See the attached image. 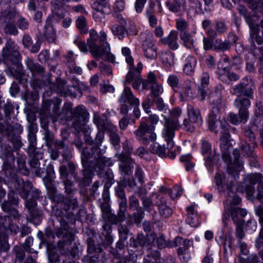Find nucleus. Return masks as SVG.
Masks as SVG:
<instances>
[{
	"label": "nucleus",
	"mask_w": 263,
	"mask_h": 263,
	"mask_svg": "<svg viewBox=\"0 0 263 263\" xmlns=\"http://www.w3.org/2000/svg\"><path fill=\"white\" fill-rule=\"evenodd\" d=\"M95 152L96 153V155L95 156L96 162L95 166H93V167L97 172L101 174L105 166H109L112 163L109 159L102 156L101 151L99 148L96 147Z\"/></svg>",
	"instance_id": "nucleus-10"
},
{
	"label": "nucleus",
	"mask_w": 263,
	"mask_h": 263,
	"mask_svg": "<svg viewBox=\"0 0 263 263\" xmlns=\"http://www.w3.org/2000/svg\"><path fill=\"white\" fill-rule=\"evenodd\" d=\"M142 50L145 57L148 59H155L157 57V49L153 43L152 36L148 35L143 41Z\"/></svg>",
	"instance_id": "nucleus-7"
},
{
	"label": "nucleus",
	"mask_w": 263,
	"mask_h": 263,
	"mask_svg": "<svg viewBox=\"0 0 263 263\" xmlns=\"http://www.w3.org/2000/svg\"><path fill=\"white\" fill-rule=\"evenodd\" d=\"M213 40L205 36L203 37V48L205 50L211 49L213 47Z\"/></svg>",
	"instance_id": "nucleus-58"
},
{
	"label": "nucleus",
	"mask_w": 263,
	"mask_h": 263,
	"mask_svg": "<svg viewBox=\"0 0 263 263\" xmlns=\"http://www.w3.org/2000/svg\"><path fill=\"white\" fill-rule=\"evenodd\" d=\"M61 103V101L59 99H56L55 101H52V105H53L52 110L53 113L57 116L53 119V121H55L58 120V118L60 116L58 114V110L59 109V106Z\"/></svg>",
	"instance_id": "nucleus-54"
},
{
	"label": "nucleus",
	"mask_w": 263,
	"mask_h": 263,
	"mask_svg": "<svg viewBox=\"0 0 263 263\" xmlns=\"http://www.w3.org/2000/svg\"><path fill=\"white\" fill-rule=\"evenodd\" d=\"M125 8V3L122 0H117L114 6V10L117 12H121Z\"/></svg>",
	"instance_id": "nucleus-63"
},
{
	"label": "nucleus",
	"mask_w": 263,
	"mask_h": 263,
	"mask_svg": "<svg viewBox=\"0 0 263 263\" xmlns=\"http://www.w3.org/2000/svg\"><path fill=\"white\" fill-rule=\"evenodd\" d=\"M52 6L53 14L59 18H63L64 15L62 3L55 0L52 2Z\"/></svg>",
	"instance_id": "nucleus-30"
},
{
	"label": "nucleus",
	"mask_w": 263,
	"mask_h": 263,
	"mask_svg": "<svg viewBox=\"0 0 263 263\" xmlns=\"http://www.w3.org/2000/svg\"><path fill=\"white\" fill-rule=\"evenodd\" d=\"M76 25L82 33H86L88 31L86 20L84 16H80L76 21Z\"/></svg>",
	"instance_id": "nucleus-40"
},
{
	"label": "nucleus",
	"mask_w": 263,
	"mask_h": 263,
	"mask_svg": "<svg viewBox=\"0 0 263 263\" xmlns=\"http://www.w3.org/2000/svg\"><path fill=\"white\" fill-rule=\"evenodd\" d=\"M255 212L256 215L259 217L258 222L261 227L260 236L263 238V204L255 207Z\"/></svg>",
	"instance_id": "nucleus-39"
},
{
	"label": "nucleus",
	"mask_w": 263,
	"mask_h": 263,
	"mask_svg": "<svg viewBox=\"0 0 263 263\" xmlns=\"http://www.w3.org/2000/svg\"><path fill=\"white\" fill-rule=\"evenodd\" d=\"M129 209L133 211H137L134 214V221L136 223H139L143 217L144 211L142 208L139 207V202L137 197L133 195L129 198Z\"/></svg>",
	"instance_id": "nucleus-11"
},
{
	"label": "nucleus",
	"mask_w": 263,
	"mask_h": 263,
	"mask_svg": "<svg viewBox=\"0 0 263 263\" xmlns=\"http://www.w3.org/2000/svg\"><path fill=\"white\" fill-rule=\"evenodd\" d=\"M231 93L236 95L238 97L242 96L252 98L253 97V90L252 88L247 87V85L243 83L236 85L232 88Z\"/></svg>",
	"instance_id": "nucleus-13"
},
{
	"label": "nucleus",
	"mask_w": 263,
	"mask_h": 263,
	"mask_svg": "<svg viewBox=\"0 0 263 263\" xmlns=\"http://www.w3.org/2000/svg\"><path fill=\"white\" fill-rule=\"evenodd\" d=\"M250 132L253 130H259L260 132H263V119H261L260 122H251L250 125L249 127Z\"/></svg>",
	"instance_id": "nucleus-51"
},
{
	"label": "nucleus",
	"mask_w": 263,
	"mask_h": 263,
	"mask_svg": "<svg viewBox=\"0 0 263 263\" xmlns=\"http://www.w3.org/2000/svg\"><path fill=\"white\" fill-rule=\"evenodd\" d=\"M215 30L217 33H222L227 30L225 23L221 21H217L215 23Z\"/></svg>",
	"instance_id": "nucleus-61"
},
{
	"label": "nucleus",
	"mask_w": 263,
	"mask_h": 263,
	"mask_svg": "<svg viewBox=\"0 0 263 263\" xmlns=\"http://www.w3.org/2000/svg\"><path fill=\"white\" fill-rule=\"evenodd\" d=\"M93 122L98 127L99 132H114L117 129L116 127L109 121L101 120L98 114H94Z\"/></svg>",
	"instance_id": "nucleus-12"
},
{
	"label": "nucleus",
	"mask_w": 263,
	"mask_h": 263,
	"mask_svg": "<svg viewBox=\"0 0 263 263\" xmlns=\"http://www.w3.org/2000/svg\"><path fill=\"white\" fill-rule=\"evenodd\" d=\"M164 126L165 129H166L167 132L178 130L181 127L178 120L176 119H171L170 118H167L165 116H164Z\"/></svg>",
	"instance_id": "nucleus-25"
},
{
	"label": "nucleus",
	"mask_w": 263,
	"mask_h": 263,
	"mask_svg": "<svg viewBox=\"0 0 263 263\" xmlns=\"http://www.w3.org/2000/svg\"><path fill=\"white\" fill-rule=\"evenodd\" d=\"M177 40V32L175 31H172L167 37L162 39V42L163 44L167 45L171 49L176 50L179 47Z\"/></svg>",
	"instance_id": "nucleus-18"
},
{
	"label": "nucleus",
	"mask_w": 263,
	"mask_h": 263,
	"mask_svg": "<svg viewBox=\"0 0 263 263\" xmlns=\"http://www.w3.org/2000/svg\"><path fill=\"white\" fill-rule=\"evenodd\" d=\"M228 119L233 124H237L240 122L245 123L247 122V118L245 119H242L239 114L238 116L232 112H230L228 114Z\"/></svg>",
	"instance_id": "nucleus-42"
},
{
	"label": "nucleus",
	"mask_w": 263,
	"mask_h": 263,
	"mask_svg": "<svg viewBox=\"0 0 263 263\" xmlns=\"http://www.w3.org/2000/svg\"><path fill=\"white\" fill-rule=\"evenodd\" d=\"M91 154L90 152V149L88 148H85L83 149L82 154L81 155L82 163L84 167L88 166V159L90 158Z\"/></svg>",
	"instance_id": "nucleus-44"
},
{
	"label": "nucleus",
	"mask_w": 263,
	"mask_h": 263,
	"mask_svg": "<svg viewBox=\"0 0 263 263\" xmlns=\"http://www.w3.org/2000/svg\"><path fill=\"white\" fill-rule=\"evenodd\" d=\"M228 62H229V59L228 58H223L221 59L218 64V73L221 79L223 75L226 73L227 74L231 69V66L230 65H225V64H223V62L227 63Z\"/></svg>",
	"instance_id": "nucleus-33"
},
{
	"label": "nucleus",
	"mask_w": 263,
	"mask_h": 263,
	"mask_svg": "<svg viewBox=\"0 0 263 263\" xmlns=\"http://www.w3.org/2000/svg\"><path fill=\"white\" fill-rule=\"evenodd\" d=\"M13 205L10 201H5L2 204V208L6 212H10L12 211L15 213L14 216L16 217L18 215L17 212L12 207Z\"/></svg>",
	"instance_id": "nucleus-50"
},
{
	"label": "nucleus",
	"mask_w": 263,
	"mask_h": 263,
	"mask_svg": "<svg viewBox=\"0 0 263 263\" xmlns=\"http://www.w3.org/2000/svg\"><path fill=\"white\" fill-rule=\"evenodd\" d=\"M222 87L221 85H217L215 89V92H212L209 95V99L213 104L217 105L221 103V90Z\"/></svg>",
	"instance_id": "nucleus-27"
},
{
	"label": "nucleus",
	"mask_w": 263,
	"mask_h": 263,
	"mask_svg": "<svg viewBox=\"0 0 263 263\" xmlns=\"http://www.w3.org/2000/svg\"><path fill=\"white\" fill-rule=\"evenodd\" d=\"M100 72L104 75L109 76L112 74V70L110 66L106 65L103 63L100 64Z\"/></svg>",
	"instance_id": "nucleus-57"
},
{
	"label": "nucleus",
	"mask_w": 263,
	"mask_h": 263,
	"mask_svg": "<svg viewBox=\"0 0 263 263\" xmlns=\"http://www.w3.org/2000/svg\"><path fill=\"white\" fill-rule=\"evenodd\" d=\"M115 156L121 162L119 164V168L121 174L129 175L132 174L134 162L129 158L128 156H126L122 153H117Z\"/></svg>",
	"instance_id": "nucleus-5"
},
{
	"label": "nucleus",
	"mask_w": 263,
	"mask_h": 263,
	"mask_svg": "<svg viewBox=\"0 0 263 263\" xmlns=\"http://www.w3.org/2000/svg\"><path fill=\"white\" fill-rule=\"evenodd\" d=\"M89 35L90 37L87 41L88 46H90V44H96V42L98 39L97 32L94 30H91L89 31Z\"/></svg>",
	"instance_id": "nucleus-53"
},
{
	"label": "nucleus",
	"mask_w": 263,
	"mask_h": 263,
	"mask_svg": "<svg viewBox=\"0 0 263 263\" xmlns=\"http://www.w3.org/2000/svg\"><path fill=\"white\" fill-rule=\"evenodd\" d=\"M26 64L28 69L33 74L42 76L44 72V69L39 64L35 63L32 59L28 58L26 61Z\"/></svg>",
	"instance_id": "nucleus-23"
},
{
	"label": "nucleus",
	"mask_w": 263,
	"mask_h": 263,
	"mask_svg": "<svg viewBox=\"0 0 263 263\" xmlns=\"http://www.w3.org/2000/svg\"><path fill=\"white\" fill-rule=\"evenodd\" d=\"M229 202V200L227 202H224V211L222 219L223 223L226 226L228 224L230 215L235 224L244 222L242 219L238 218L239 213L236 207H231Z\"/></svg>",
	"instance_id": "nucleus-4"
},
{
	"label": "nucleus",
	"mask_w": 263,
	"mask_h": 263,
	"mask_svg": "<svg viewBox=\"0 0 263 263\" xmlns=\"http://www.w3.org/2000/svg\"><path fill=\"white\" fill-rule=\"evenodd\" d=\"M155 238V235L154 234L147 235L146 236L143 234H139L137 237V241L139 245L144 246L153 242Z\"/></svg>",
	"instance_id": "nucleus-31"
},
{
	"label": "nucleus",
	"mask_w": 263,
	"mask_h": 263,
	"mask_svg": "<svg viewBox=\"0 0 263 263\" xmlns=\"http://www.w3.org/2000/svg\"><path fill=\"white\" fill-rule=\"evenodd\" d=\"M193 86V84L190 80H186L184 83L183 90L180 95L185 97L186 100H192L194 96L192 90Z\"/></svg>",
	"instance_id": "nucleus-26"
},
{
	"label": "nucleus",
	"mask_w": 263,
	"mask_h": 263,
	"mask_svg": "<svg viewBox=\"0 0 263 263\" xmlns=\"http://www.w3.org/2000/svg\"><path fill=\"white\" fill-rule=\"evenodd\" d=\"M121 104H128L131 106H138L140 104L139 100L133 93L130 88L125 86L118 99Z\"/></svg>",
	"instance_id": "nucleus-9"
},
{
	"label": "nucleus",
	"mask_w": 263,
	"mask_h": 263,
	"mask_svg": "<svg viewBox=\"0 0 263 263\" xmlns=\"http://www.w3.org/2000/svg\"><path fill=\"white\" fill-rule=\"evenodd\" d=\"M213 48L216 51L224 52L230 49L231 43L229 41L216 39L214 42Z\"/></svg>",
	"instance_id": "nucleus-28"
},
{
	"label": "nucleus",
	"mask_w": 263,
	"mask_h": 263,
	"mask_svg": "<svg viewBox=\"0 0 263 263\" xmlns=\"http://www.w3.org/2000/svg\"><path fill=\"white\" fill-rule=\"evenodd\" d=\"M144 80H146L147 82L148 89L149 87V85L152 86L155 83H157V78L156 75L152 72H149L148 73L146 79H143Z\"/></svg>",
	"instance_id": "nucleus-60"
},
{
	"label": "nucleus",
	"mask_w": 263,
	"mask_h": 263,
	"mask_svg": "<svg viewBox=\"0 0 263 263\" xmlns=\"http://www.w3.org/2000/svg\"><path fill=\"white\" fill-rule=\"evenodd\" d=\"M115 88L113 86L109 84H100V91L104 93L107 92H113Z\"/></svg>",
	"instance_id": "nucleus-62"
},
{
	"label": "nucleus",
	"mask_w": 263,
	"mask_h": 263,
	"mask_svg": "<svg viewBox=\"0 0 263 263\" xmlns=\"http://www.w3.org/2000/svg\"><path fill=\"white\" fill-rule=\"evenodd\" d=\"M122 53L125 57L126 63L130 66L134 63V59L130 55V50L127 47H124L122 49Z\"/></svg>",
	"instance_id": "nucleus-46"
},
{
	"label": "nucleus",
	"mask_w": 263,
	"mask_h": 263,
	"mask_svg": "<svg viewBox=\"0 0 263 263\" xmlns=\"http://www.w3.org/2000/svg\"><path fill=\"white\" fill-rule=\"evenodd\" d=\"M174 133H162L161 137L159 140L160 142H166L167 146L164 144L162 145L154 144L151 148V151L153 153L158 154L161 157H165L167 156L171 159H174L176 157L177 151L175 148L174 150L172 149L174 147V143L173 139L174 137Z\"/></svg>",
	"instance_id": "nucleus-2"
},
{
	"label": "nucleus",
	"mask_w": 263,
	"mask_h": 263,
	"mask_svg": "<svg viewBox=\"0 0 263 263\" xmlns=\"http://www.w3.org/2000/svg\"><path fill=\"white\" fill-rule=\"evenodd\" d=\"M186 210L187 212L186 219L187 223L192 227H196L199 224V220L197 215L194 212V206H187Z\"/></svg>",
	"instance_id": "nucleus-21"
},
{
	"label": "nucleus",
	"mask_w": 263,
	"mask_h": 263,
	"mask_svg": "<svg viewBox=\"0 0 263 263\" xmlns=\"http://www.w3.org/2000/svg\"><path fill=\"white\" fill-rule=\"evenodd\" d=\"M256 106L257 109H255V117L251 122H255L258 123L260 122L261 119H263V110L260 103H256Z\"/></svg>",
	"instance_id": "nucleus-43"
},
{
	"label": "nucleus",
	"mask_w": 263,
	"mask_h": 263,
	"mask_svg": "<svg viewBox=\"0 0 263 263\" xmlns=\"http://www.w3.org/2000/svg\"><path fill=\"white\" fill-rule=\"evenodd\" d=\"M141 85H142V90L148 89L147 81L142 79L135 80L133 83V88L136 90H139Z\"/></svg>",
	"instance_id": "nucleus-45"
},
{
	"label": "nucleus",
	"mask_w": 263,
	"mask_h": 263,
	"mask_svg": "<svg viewBox=\"0 0 263 263\" xmlns=\"http://www.w3.org/2000/svg\"><path fill=\"white\" fill-rule=\"evenodd\" d=\"M233 183L230 182L227 185V197L224 202H227L229 200V203L231 207L238 205L241 201V198L235 194V190Z\"/></svg>",
	"instance_id": "nucleus-14"
},
{
	"label": "nucleus",
	"mask_w": 263,
	"mask_h": 263,
	"mask_svg": "<svg viewBox=\"0 0 263 263\" xmlns=\"http://www.w3.org/2000/svg\"><path fill=\"white\" fill-rule=\"evenodd\" d=\"M92 7L95 10L109 11L108 0H96Z\"/></svg>",
	"instance_id": "nucleus-37"
},
{
	"label": "nucleus",
	"mask_w": 263,
	"mask_h": 263,
	"mask_svg": "<svg viewBox=\"0 0 263 263\" xmlns=\"http://www.w3.org/2000/svg\"><path fill=\"white\" fill-rule=\"evenodd\" d=\"M95 12L93 14V17L97 22H101L104 17V14L108 12L109 11L103 10L100 11L95 10Z\"/></svg>",
	"instance_id": "nucleus-56"
},
{
	"label": "nucleus",
	"mask_w": 263,
	"mask_h": 263,
	"mask_svg": "<svg viewBox=\"0 0 263 263\" xmlns=\"http://www.w3.org/2000/svg\"><path fill=\"white\" fill-rule=\"evenodd\" d=\"M239 258L240 263H251L249 253H240Z\"/></svg>",
	"instance_id": "nucleus-64"
},
{
	"label": "nucleus",
	"mask_w": 263,
	"mask_h": 263,
	"mask_svg": "<svg viewBox=\"0 0 263 263\" xmlns=\"http://www.w3.org/2000/svg\"><path fill=\"white\" fill-rule=\"evenodd\" d=\"M180 39L182 41L184 45L189 49L194 48L193 40L192 36L186 32H181Z\"/></svg>",
	"instance_id": "nucleus-35"
},
{
	"label": "nucleus",
	"mask_w": 263,
	"mask_h": 263,
	"mask_svg": "<svg viewBox=\"0 0 263 263\" xmlns=\"http://www.w3.org/2000/svg\"><path fill=\"white\" fill-rule=\"evenodd\" d=\"M88 47L90 53L97 60L102 59L109 62H115V55L110 52V47L107 43H105L101 46H99L97 44H90Z\"/></svg>",
	"instance_id": "nucleus-3"
},
{
	"label": "nucleus",
	"mask_w": 263,
	"mask_h": 263,
	"mask_svg": "<svg viewBox=\"0 0 263 263\" xmlns=\"http://www.w3.org/2000/svg\"><path fill=\"white\" fill-rule=\"evenodd\" d=\"M151 125L145 121H142L138 129V132H153L155 129V124L159 121V117L156 115H151L149 116Z\"/></svg>",
	"instance_id": "nucleus-16"
},
{
	"label": "nucleus",
	"mask_w": 263,
	"mask_h": 263,
	"mask_svg": "<svg viewBox=\"0 0 263 263\" xmlns=\"http://www.w3.org/2000/svg\"><path fill=\"white\" fill-rule=\"evenodd\" d=\"M246 20L250 28V40L252 44L251 48L252 49H254L256 47V45L254 43V37L258 35L259 27L258 24L254 23L249 16L246 17Z\"/></svg>",
	"instance_id": "nucleus-17"
},
{
	"label": "nucleus",
	"mask_w": 263,
	"mask_h": 263,
	"mask_svg": "<svg viewBox=\"0 0 263 263\" xmlns=\"http://www.w3.org/2000/svg\"><path fill=\"white\" fill-rule=\"evenodd\" d=\"M250 98L238 97L234 101V105L238 108L239 115L242 119L247 118V121L249 117V107L251 105Z\"/></svg>",
	"instance_id": "nucleus-8"
},
{
	"label": "nucleus",
	"mask_w": 263,
	"mask_h": 263,
	"mask_svg": "<svg viewBox=\"0 0 263 263\" xmlns=\"http://www.w3.org/2000/svg\"><path fill=\"white\" fill-rule=\"evenodd\" d=\"M55 87L57 88L56 90L58 93H67L69 88H74L73 86H69V87H68V86L66 85L65 81L61 79H57Z\"/></svg>",
	"instance_id": "nucleus-38"
},
{
	"label": "nucleus",
	"mask_w": 263,
	"mask_h": 263,
	"mask_svg": "<svg viewBox=\"0 0 263 263\" xmlns=\"http://www.w3.org/2000/svg\"><path fill=\"white\" fill-rule=\"evenodd\" d=\"M3 56L5 58L13 62L18 60L21 57L19 52L16 49L12 50L11 52H10L9 55H3Z\"/></svg>",
	"instance_id": "nucleus-52"
},
{
	"label": "nucleus",
	"mask_w": 263,
	"mask_h": 263,
	"mask_svg": "<svg viewBox=\"0 0 263 263\" xmlns=\"http://www.w3.org/2000/svg\"><path fill=\"white\" fill-rule=\"evenodd\" d=\"M182 194V189L179 187L176 186L172 190L168 191V194L170 195L171 198L175 199L176 198L181 196Z\"/></svg>",
	"instance_id": "nucleus-48"
},
{
	"label": "nucleus",
	"mask_w": 263,
	"mask_h": 263,
	"mask_svg": "<svg viewBox=\"0 0 263 263\" xmlns=\"http://www.w3.org/2000/svg\"><path fill=\"white\" fill-rule=\"evenodd\" d=\"M161 59L163 64L167 67H170L174 64V55L170 51L162 53Z\"/></svg>",
	"instance_id": "nucleus-32"
},
{
	"label": "nucleus",
	"mask_w": 263,
	"mask_h": 263,
	"mask_svg": "<svg viewBox=\"0 0 263 263\" xmlns=\"http://www.w3.org/2000/svg\"><path fill=\"white\" fill-rule=\"evenodd\" d=\"M191 156L190 155H186V156H183L181 157L180 160L182 161H186V163L185 164V166L186 170L187 171H190L193 169L194 167V164L191 162L189 161V160L190 159Z\"/></svg>",
	"instance_id": "nucleus-59"
},
{
	"label": "nucleus",
	"mask_w": 263,
	"mask_h": 263,
	"mask_svg": "<svg viewBox=\"0 0 263 263\" xmlns=\"http://www.w3.org/2000/svg\"><path fill=\"white\" fill-rule=\"evenodd\" d=\"M51 18L48 17L45 26L44 36L48 42H53L56 40L55 31L51 24Z\"/></svg>",
	"instance_id": "nucleus-19"
},
{
	"label": "nucleus",
	"mask_w": 263,
	"mask_h": 263,
	"mask_svg": "<svg viewBox=\"0 0 263 263\" xmlns=\"http://www.w3.org/2000/svg\"><path fill=\"white\" fill-rule=\"evenodd\" d=\"M158 208L160 215L164 218H168L173 214L172 209L166 205L165 201H162L158 205Z\"/></svg>",
	"instance_id": "nucleus-34"
},
{
	"label": "nucleus",
	"mask_w": 263,
	"mask_h": 263,
	"mask_svg": "<svg viewBox=\"0 0 263 263\" xmlns=\"http://www.w3.org/2000/svg\"><path fill=\"white\" fill-rule=\"evenodd\" d=\"M231 138L229 133H223L220 138V149L222 152V158L227 164V173L233 178H236L239 172L243 168L242 163L239 160L240 152L237 149H235L233 152L234 162H232L229 149L232 147Z\"/></svg>",
	"instance_id": "nucleus-1"
},
{
	"label": "nucleus",
	"mask_w": 263,
	"mask_h": 263,
	"mask_svg": "<svg viewBox=\"0 0 263 263\" xmlns=\"http://www.w3.org/2000/svg\"><path fill=\"white\" fill-rule=\"evenodd\" d=\"M220 111L218 107H213L211 112L209 114L208 119V125L209 129L214 130L216 128V122L219 118Z\"/></svg>",
	"instance_id": "nucleus-20"
},
{
	"label": "nucleus",
	"mask_w": 263,
	"mask_h": 263,
	"mask_svg": "<svg viewBox=\"0 0 263 263\" xmlns=\"http://www.w3.org/2000/svg\"><path fill=\"white\" fill-rule=\"evenodd\" d=\"M15 49L14 48V43L11 40H8L6 44L5 47L3 50V55H9L10 52L12 50Z\"/></svg>",
	"instance_id": "nucleus-55"
},
{
	"label": "nucleus",
	"mask_w": 263,
	"mask_h": 263,
	"mask_svg": "<svg viewBox=\"0 0 263 263\" xmlns=\"http://www.w3.org/2000/svg\"><path fill=\"white\" fill-rule=\"evenodd\" d=\"M72 115L74 120L78 122L77 126L84 124L89 116L88 112L83 106L76 107L72 112Z\"/></svg>",
	"instance_id": "nucleus-15"
},
{
	"label": "nucleus",
	"mask_w": 263,
	"mask_h": 263,
	"mask_svg": "<svg viewBox=\"0 0 263 263\" xmlns=\"http://www.w3.org/2000/svg\"><path fill=\"white\" fill-rule=\"evenodd\" d=\"M139 140L143 144H147L149 141H154L156 139L155 133H137Z\"/></svg>",
	"instance_id": "nucleus-29"
},
{
	"label": "nucleus",
	"mask_w": 263,
	"mask_h": 263,
	"mask_svg": "<svg viewBox=\"0 0 263 263\" xmlns=\"http://www.w3.org/2000/svg\"><path fill=\"white\" fill-rule=\"evenodd\" d=\"M167 82L168 85L173 88L177 87L179 83L178 78L175 74L170 75L168 77Z\"/></svg>",
	"instance_id": "nucleus-49"
},
{
	"label": "nucleus",
	"mask_w": 263,
	"mask_h": 263,
	"mask_svg": "<svg viewBox=\"0 0 263 263\" xmlns=\"http://www.w3.org/2000/svg\"><path fill=\"white\" fill-rule=\"evenodd\" d=\"M187 115L193 122L197 123L198 125L202 123V118L199 109L194 108L191 105H189L187 106Z\"/></svg>",
	"instance_id": "nucleus-24"
},
{
	"label": "nucleus",
	"mask_w": 263,
	"mask_h": 263,
	"mask_svg": "<svg viewBox=\"0 0 263 263\" xmlns=\"http://www.w3.org/2000/svg\"><path fill=\"white\" fill-rule=\"evenodd\" d=\"M111 30L112 33L117 35L120 40L122 39L125 36V26L115 24L111 26Z\"/></svg>",
	"instance_id": "nucleus-36"
},
{
	"label": "nucleus",
	"mask_w": 263,
	"mask_h": 263,
	"mask_svg": "<svg viewBox=\"0 0 263 263\" xmlns=\"http://www.w3.org/2000/svg\"><path fill=\"white\" fill-rule=\"evenodd\" d=\"M151 95L154 97H158L163 92L162 86L157 83H155L151 86Z\"/></svg>",
	"instance_id": "nucleus-41"
},
{
	"label": "nucleus",
	"mask_w": 263,
	"mask_h": 263,
	"mask_svg": "<svg viewBox=\"0 0 263 263\" xmlns=\"http://www.w3.org/2000/svg\"><path fill=\"white\" fill-rule=\"evenodd\" d=\"M197 63L196 59L192 56H189L185 60L183 70L188 75H191L194 71Z\"/></svg>",
	"instance_id": "nucleus-22"
},
{
	"label": "nucleus",
	"mask_w": 263,
	"mask_h": 263,
	"mask_svg": "<svg viewBox=\"0 0 263 263\" xmlns=\"http://www.w3.org/2000/svg\"><path fill=\"white\" fill-rule=\"evenodd\" d=\"M263 176L259 173L250 174L246 177L247 183L255 185L258 183L257 199L263 203Z\"/></svg>",
	"instance_id": "nucleus-6"
},
{
	"label": "nucleus",
	"mask_w": 263,
	"mask_h": 263,
	"mask_svg": "<svg viewBox=\"0 0 263 263\" xmlns=\"http://www.w3.org/2000/svg\"><path fill=\"white\" fill-rule=\"evenodd\" d=\"M243 222H241L236 225V236L238 240H241V239L245 236V233L243 229Z\"/></svg>",
	"instance_id": "nucleus-47"
}]
</instances>
